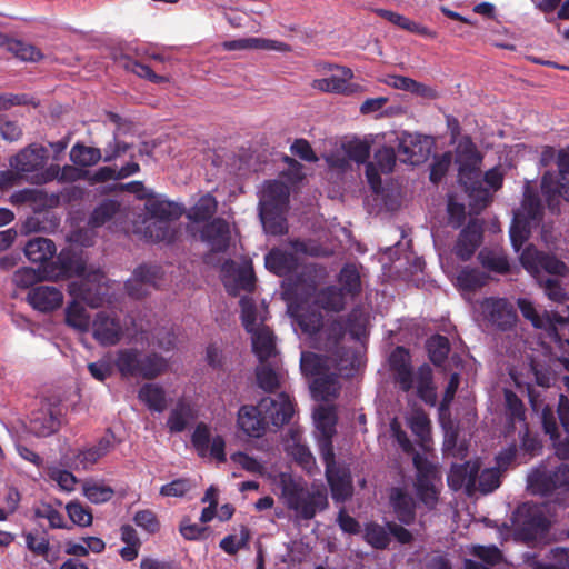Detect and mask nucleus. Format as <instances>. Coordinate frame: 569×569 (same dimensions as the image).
<instances>
[{
  "mask_svg": "<svg viewBox=\"0 0 569 569\" xmlns=\"http://www.w3.org/2000/svg\"><path fill=\"white\" fill-rule=\"evenodd\" d=\"M29 431L36 437H49L60 429L59 409L48 402L32 411Z\"/></svg>",
  "mask_w": 569,
  "mask_h": 569,
  "instance_id": "obj_14",
  "label": "nucleus"
},
{
  "mask_svg": "<svg viewBox=\"0 0 569 569\" xmlns=\"http://www.w3.org/2000/svg\"><path fill=\"white\" fill-rule=\"evenodd\" d=\"M339 289L350 297H356L361 292V278L357 267L353 263L345 264L338 276Z\"/></svg>",
  "mask_w": 569,
  "mask_h": 569,
  "instance_id": "obj_40",
  "label": "nucleus"
},
{
  "mask_svg": "<svg viewBox=\"0 0 569 569\" xmlns=\"http://www.w3.org/2000/svg\"><path fill=\"white\" fill-rule=\"evenodd\" d=\"M114 366L123 378L141 377L152 380L167 369V361L158 353L142 355L136 348L117 351Z\"/></svg>",
  "mask_w": 569,
  "mask_h": 569,
  "instance_id": "obj_3",
  "label": "nucleus"
},
{
  "mask_svg": "<svg viewBox=\"0 0 569 569\" xmlns=\"http://www.w3.org/2000/svg\"><path fill=\"white\" fill-rule=\"evenodd\" d=\"M426 349L430 361L435 366H441L450 352L449 339L441 335L431 336L426 342Z\"/></svg>",
  "mask_w": 569,
  "mask_h": 569,
  "instance_id": "obj_47",
  "label": "nucleus"
},
{
  "mask_svg": "<svg viewBox=\"0 0 569 569\" xmlns=\"http://www.w3.org/2000/svg\"><path fill=\"white\" fill-rule=\"evenodd\" d=\"M70 160L80 167H91L102 160V151L96 147H88L77 142L70 150Z\"/></svg>",
  "mask_w": 569,
  "mask_h": 569,
  "instance_id": "obj_41",
  "label": "nucleus"
},
{
  "mask_svg": "<svg viewBox=\"0 0 569 569\" xmlns=\"http://www.w3.org/2000/svg\"><path fill=\"white\" fill-rule=\"evenodd\" d=\"M390 369L395 373V380L403 392H409L415 385V375L411 366V357L408 349L398 346L389 357Z\"/></svg>",
  "mask_w": 569,
  "mask_h": 569,
  "instance_id": "obj_18",
  "label": "nucleus"
},
{
  "mask_svg": "<svg viewBox=\"0 0 569 569\" xmlns=\"http://www.w3.org/2000/svg\"><path fill=\"white\" fill-rule=\"evenodd\" d=\"M505 401L507 417L511 423L526 420L523 402L512 390H505Z\"/></svg>",
  "mask_w": 569,
  "mask_h": 569,
  "instance_id": "obj_55",
  "label": "nucleus"
},
{
  "mask_svg": "<svg viewBox=\"0 0 569 569\" xmlns=\"http://www.w3.org/2000/svg\"><path fill=\"white\" fill-rule=\"evenodd\" d=\"M458 181L463 186L465 191L470 197L485 200L488 196L487 189L483 188L482 180L480 179L479 167H459Z\"/></svg>",
  "mask_w": 569,
  "mask_h": 569,
  "instance_id": "obj_28",
  "label": "nucleus"
},
{
  "mask_svg": "<svg viewBox=\"0 0 569 569\" xmlns=\"http://www.w3.org/2000/svg\"><path fill=\"white\" fill-rule=\"evenodd\" d=\"M521 262L526 269L538 272L543 270L549 274L565 276L568 272L567 264L552 254L535 251L530 252L529 249L525 250L521 256Z\"/></svg>",
  "mask_w": 569,
  "mask_h": 569,
  "instance_id": "obj_19",
  "label": "nucleus"
},
{
  "mask_svg": "<svg viewBox=\"0 0 569 569\" xmlns=\"http://www.w3.org/2000/svg\"><path fill=\"white\" fill-rule=\"evenodd\" d=\"M325 473L335 501L343 502L352 496V477L347 465L340 462L332 467L328 466Z\"/></svg>",
  "mask_w": 569,
  "mask_h": 569,
  "instance_id": "obj_15",
  "label": "nucleus"
},
{
  "mask_svg": "<svg viewBox=\"0 0 569 569\" xmlns=\"http://www.w3.org/2000/svg\"><path fill=\"white\" fill-rule=\"evenodd\" d=\"M310 389L315 398L328 401L330 398L338 397L340 388L336 375L326 372L322 376L315 377Z\"/></svg>",
  "mask_w": 569,
  "mask_h": 569,
  "instance_id": "obj_35",
  "label": "nucleus"
},
{
  "mask_svg": "<svg viewBox=\"0 0 569 569\" xmlns=\"http://www.w3.org/2000/svg\"><path fill=\"white\" fill-rule=\"evenodd\" d=\"M147 217L167 222L177 221L183 213L182 208L169 200L152 194L144 204Z\"/></svg>",
  "mask_w": 569,
  "mask_h": 569,
  "instance_id": "obj_24",
  "label": "nucleus"
},
{
  "mask_svg": "<svg viewBox=\"0 0 569 569\" xmlns=\"http://www.w3.org/2000/svg\"><path fill=\"white\" fill-rule=\"evenodd\" d=\"M280 487L287 508L300 519L310 520L328 507V495L323 488L309 490L302 480L287 473H281Z\"/></svg>",
  "mask_w": 569,
  "mask_h": 569,
  "instance_id": "obj_2",
  "label": "nucleus"
},
{
  "mask_svg": "<svg viewBox=\"0 0 569 569\" xmlns=\"http://www.w3.org/2000/svg\"><path fill=\"white\" fill-rule=\"evenodd\" d=\"M346 331L353 340L360 341L366 336L367 318L363 311L356 307L343 318Z\"/></svg>",
  "mask_w": 569,
  "mask_h": 569,
  "instance_id": "obj_50",
  "label": "nucleus"
},
{
  "mask_svg": "<svg viewBox=\"0 0 569 569\" xmlns=\"http://www.w3.org/2000/svg\"><path fill=\"white\" fill-rule=\"evenodd\" d=\"M54 253V242L42 237L30 239L24 247L26 257L33 263H44L52 259Z\"/></svg>",
  "mask_w": 569,
  "mask_h": 569,
  "instance_id": "obj_31",
  "label": "nucleus"
},
{
  "mask_svg": "<svg viewBox=\"0 0 569 569\" xmlns=\"http://www.w3.org/2000/svg\"><path fill=\"white\" fill-rule=\"evenodd\" d=\"M559 178L555 177V184L560 196L569 201V154L560 153L559 154Z\"/></svg>",
  "mask_w": 569,
  "mask_h": 569,
  "instance_id": "obj_61",
  "label": "nucleus"
},
{
  "mask_svg": "<svg viewBox=\"0 0 569 569\" xmlns=\"http://www.w3.org/2000/svg\"><path fill=\"white\" fill-rule=\"evenodd\" d=\"M479 468L478 463L470 462L455 466L448 477L449 485L452 487L465 485L468 489L476 487Z\"/></svg>",
  "mask_w": 569,
  "mask_h": 569,
  "instance_id": "obj_36",
  "label": "nucleus"
},
{
  "mask_svg": "<svg viewBox=\"0 0 569 569\" xmlns=\"http://www.w3.org/2000/svg\"><path fill=\"white\" fill-rule=\"evenodd\" d=\"M483 268L500 273L506 274L509 272L510 266L506 256L496 253L493 251L482 250L478 256Z\"/></svg>",
  "mask_w": 569,
  "mask_h": 569,
  "instance_id": "obj_52",
  "label": "nucleus"
},
{
  "mask_svg": "<svg viewBox=\"0 0 569 569\" xmlns=\"http://www.w3.org/2000/svg\"><path fill=\"white\" fill-rule=\"evenodd\" d=\"M257 383L266 392H274L280 388V375L270 365L263 362L256 369Z\"/></svg>",
  "mask_w": 569,
  "mask_h": 569,
  "instance_id": "obj_51",
  "label": "nucleus"
},
{
  "mask_svg": "<svg viewBox=\"0 0 569 569\" xmlns=\"http://www.w3.org/2000/svg\"><path fill=\"white\" fill-rule=\"evenodd\" d=\"M93 339L102 347L116 346L123 337V326L116 315L107 311L96 313L91 322Z\"/></svg>",
  "mask_w": 569,
  "mask_h": 569,
  "instance_id": "obj_8",
  "label": "nucleus"
},
{
  "mask_svg": "<svg viewBox=\"0 0 569 569\" xmlns=\"http://www.w3.org/2000/svg\"><path fill=\"white\" fill-rule=\"evenodd\" d=\"M7 47L10 52L23 61H39L42 58V53L37 47L21 40L10 39L7 41Z\"/></svg>",
  "mask_w": 569,
  "mask_h": 569,
  "instance_id": "obj_54",
  "label": "nucleus"
},
{
  "mask_svg": "<svg viewBox=\"0 0 569 569\" xmlns=\"http://www.w3.org/2000/svg\"><path fill=\"white\" fill-rule=\"evenodd\" d=\"M68 290L73 300L66 308V323L80 332H87L91 327L90 317L81 302L98 308L102 299L86 281H73L69 283Z\"/></svg>",
  "mask_w": 569,
  "mask_h": 569,
  "instance_id": "obj_5",
  "label": "nucleus"
},
{
  "mask_svg": "<svg viewBox=\"0 0 569 569\" xmlns=\"http://www.w3.org/2000/svg\"><path fill=\"white\" fill-rule=\"evenodd\" d=\"M218 201L211 193L201 196L198 201L188 210L187 219L200 223L211 221L217 212Z\"/></svg>",
  "mask_w": 569,
  "mask_h": 569,
  "instance_id": "obj_33",
  "label": "nucleus"
},
{
  "mask_svg": "<svg viewBox=\"0 0 569 569\" xmlns=\"http://www.w3.org/2000/svg\"><path fill=\"white\" fill-rule=\"evenodd\" d=\"M52 279H69L74 276H82L86 271V262L81 256L72 249H62L56 261L44 269Z\"/></svg>",
  "mask_w": 569,
  "mask_h": 569,
  "instance_id": "obj_10",
  "label": "nucleus"
},
{
  "mask_svg": "<svg viewBox=\"0 0 569 569\" xmlns=\"http://www.w3.org/2000/svg\"><path fill=\"white\" fill-rule=\"evenodd\" d=\"M363 539L373 549L385 550L389 547L391 539L388 529L377 522H368L365 526Z\"/></svg>",
  "mask_w": 569,
  "mask_h": 569,
  "instance_id": "obj_48",
  "label": "nucleus"
},
{
  "mask_svg": "<svg viewBox=\"0 0 569 569\" xmlns=\"http://www.w3.org/2000/svg\"><path fill=\"white\" fill-rule=\"evenodd\" d=\"M264 264L270 272L284 277L298 269L299 261L295 253L273 248L266 254Z\"/></svg>",
  "mask_w": 569,
  "mask_h": 569,
  "instance_id": "obj_23",
  "label": "nucleus"
},
{
  "mask_svg": "<svg viewBox=\"0 0 569 569\" xmlns=\"http://www.w3.org/2000/svg\"><path fill=\"white\" fill-rule=\"evenodd\" d=\"M138 398L152 411L162 412L167 408L166 391L157 383H144L139 389Z\"/></svg>",
  "mask_w": 569,
  "mask_h": 569,
  "instance_id": "obj_34",
  "label": "nucleus"
},
{
  "mask_svg": "<svg viewBox=\"0 0 569 569\" xmlns=\"http://www.w3.org/2000/svg\"><path fill=\"white\" fill-rule=\"evenodd\" d=\"M200 239L207 243L214 253L226 252L231 242V230L229 222L223 218H213L200 229Z\"/></svg>",
  "mask_w": 569,
  "mask_h": 569,
  "instance_id": "obj_12",
  "label": "nucleus"
},
{
  "mask_svg": "<svg viewBox=\"0 0 569 569\" xmlns=\"http://www.w3.org/2000/svg\"><path fill=\"white\" fill-rule=\"evenodd\" d=\"M481 307L487 319L502 331L511 329L517 321L516 310L506 299L487 298Z\"/></svg>",
  "mask_w": 569,
  "mask_h": 569,
  "instance_id": "obj_16",
  "label": "nucleus"
},
{
  "mask_svg": "<svg viewBox=\"0 0 569 569\" xmlns=\"http://www.w3.org/2000/svg\"><path fill=\"white\" fill-rule=\"evenodd\" d=\"M489 277L479 269L465 268L457 276L458 287L467 292H475L487 284Z\"/></svg>",
  "mask_w": 569,
  "mask_h": 569,
  "instance_id": "obj_46",
  "label": "nucleus"
},
{
  "mask_svg": "<svg viewBox=\"0 0 569 569\" xmlns=\"http://www.w3.org/2000/svg\"><path fill=\"white\" fill-rule=\"evenodd\" d=\"M191 443L200 458L210 457L218 462H226V441L220 435L211 437L210 428L204 422H199L192 435Z\"/></svg>",
  "mask_w": 569,
  "mask_h": 569,
  "instance_id": "obj_7",
  "label": "nucleus"
},
{
  "mask_svg": "<svg viewBox=\"0 0 569 569\" xmlns=\"http://www.w3.org/2000/svg\"><path fill=\"white\" fill-rule=\"evenodd\" d=\"M114 433L108 429L96 445L78 451V453L74 456L76 466L81 467L82 469L92 467L102 457L110 452V450L114 447Z\"/></svg>",
  "mask_w": 569,
  "mask_h": 569,
  "instance_id": "obj_21",
  "label": "nucleus"
},
{
  "mask_svg": "<svg viewBox=\"0 0 569 569\" xmlns=\"http://www.w3.org/2000/svg\"><path fill=\"white\" fill-rule=\"evenodd\" d=\"M482 241V227L477 220H471L460 231L455 246L456 256L462 261L469 260Z\"/></svg>",
  "mask_w": 569,
  "mask_h": 569,
  "instance_id": "obj_20",
  "label": "nucleus"
},
{
  "mask_svg": "<svg viewBox=\"0 0 569 569\" xmlns=\"http://www.w3.org/2000/svg\"><path fill=\"white\" fill-rule=\"evenodd\" d=\"M481 160L482 158L472 139L469 136L462 137L456 148V162L458 166L479 167Z\"/></svg>",
  "mask_w": 569,
  "mask_h": 569,
  "instance_id": "obj_39",
  "label": "nucleus"
},
{
  "mask_svg": "<svg viewBox=\"0 0 569 569\" xmlns=\"http://www.w3.org/2000/svg\"><path fill=\"white\" fill-rule=\"evenodd\" d=\"M83 493L92 503H103L113 497V489L106 485L100 483H86L83 486Z\"/></svg>",
  "mask_w": 569,
  "mask_h": 569,
  "instance_id": "obj_63",
  "label": "nucleus"
},
{
  "mask_svg": "<svg viewBox=\"0 0 569 569\" xmlns=\"http://www.w3.org/2000/svg\"><path fill=\"white\" fill-rule=\"evenodd\" d=\"M353 78V71L350 68H341V76L315 79L311 88L326 93L350 94L352 90L348 80Z\"/></svg>",
  "mask_w": 569,
  "mask_h": 569,
  "instance_id": "obj_27",
  "label": "nucleus"
},
{
  "mask_svg": "<svg viewBox=\"0 0 569 569\" xmlns=\"http://www.w3.org/2000/svg\"><path fill=\"white\" fill-rule=\"evenodd\" d=\"M346 156L357 163H367L370 157V144L359 139L350 140L342 144Z\"/></svg>",
  "mask_w": 569,
  "mask_h": 569,
  "instance_id": "obj_56",
  "label": "nucleus"
},
{
  "mask_svg": "<svg viewBox=\"0 0 569 569\" xmlns=\"http://www.w3.org/2000/svg\"><path fill=\"white\" fill-rule=\"evenodd\" d=\"M515 216L520 217L527 222L538 227L543 217L542 204L538 193L533 190H530L529 188L526 189L521 202V208L515 212Z\"/></svg>",
  "mask_w": 569,
  "mask_h": 569,
  "instance_id": "obj_30",
  "label": "nucleus"
},
{
  "mask_svg": "<svg viewBox=\"0 0 569 569\" xmlns=\"http://www.w3.org/2000/svg\"><path fill=\"white\" fill-rule=\"evenodd\" d=\"M120 210V203L112 199H106L99 203L89 217V226L99 228L109 222Z\"/></svg>",
  "mask_w": 569,
  "mask_h": 569,
  "instance_id": "obj_45",
  "label": "nucleus"
},
{
  "mask_svg": "<svg viewBox=\"0 0 569 569\" xmlns=\"http://www.w3.org/2000/svg\"><path fill=\"white\" fill-rule=\"evenodd\" d=\"M501 472L499 468H486L478 472V490L481 493H490L495 491L501 483Z\"/></svg>",
  "mask_w": 569,
  "mask_h": 569,
  "instance_id": "obj_60",
  "label": "nucleus"
},
{
  "mask_svg": "<svg viewBox=\"0 0 569 569\" xmlns=\"http://www.w3.org/2000/svg\"><path fill=\"white\" fill-rule=\"evenodd\" d=\"M417 396L427 405L433 406L437 401V392L433 386V372L429 365H421L415 376Z\"/></svg>",
  "mask_w": 569,
  "mask_h": 569,
  "instance_id": "obj_32",
  "label": "nucleus"
},
{
  "mask_svg": "<svg viewBox=\"0 0 569 569\" xmlns=\"http://www.w3.org/2000/svg\"><path fill=\"white\" fill-rule=\"evenodd\" d=\"M313 419L321 437H333L337 423V416L333 407L319 406L313 412Z\"/></svg>",
  "mask_w": 569,
  "mask_h": 569,
  "instance_id": "obj_44",
  "label": "nucleus"
},
{
  "mask_svg": "<svg viewBox=\"0 0 569 569\" xmlns=\"http://www.w3.org/2000/svg\"><path fill=\"white\" fill-rule=\"evenodd\" d=\"M66 511L73 525L79 527H89L92 525L93 516L90 508L84 507L79 501L68 502Z\"/></svg>",
  "mask_w": 569,
  "mask_h": 569,
  "instance_id": "obj_57",
  "label": "nucleus"
},
{
  "mask_svg": "<svg viewBox=\"0 0 569 569\" xmlns=\"http://www.w3.org/2000/svg\"><path fill=\"white\" fill-rule=\"evenodd\" d=\"M550 525L542 507L536 503H523L517 510L516 533L526 542L543 539Z\"/></svg>",
  "mask_w": 569,
  "mask_h": 569,
  "instance_id": "obj_6",
  "label": "nucleus"
},
{
  "mask_svg": "<svg viewBox=\"0 0 569 569\" xmlns=\"http://www.w3.org/2000/svg\"><path fill=\"white\" fill-rule=\"evenodd\" d=\"M300 369L306 377H318L329 371L328 357L311 351L301 352Z\"/></svg>",
  "mask_w": 569,
  "mask_h": 569,
  "instance_id": "obj_38",
  "label": "nucleus"
},
{
  "mask_svg": "<svg viewBox=\"0 0 569 569\" xmlns=\"http://www.w3.org/2000/svg\"><path fill=\"white\" fill-rule=\"evenodd\" d=\"M47 159V148L41 144L32 143L11 157L9 164L20 174H37L43 169Z\"/></svg>",
  "mask_w": 569,
  "mask_h": 569,
  "instance_id": "obj_11",
  "label": "nucleus"
},
{
  "mask_svg": "<svg viewBox=\"0 0 569 569\" xmlns=\"http://www.w3.org/2000/svg\"><path fill=\"white\" fill-rule=\"evenodd\" d=\"M252 333V350L260 363L267 362L276 355L273 332L268 327L256 329Z\"/></svg>",
  "mask_w": 569,
  "mask_h": 569,
  "instance_id": "obj_29",
  "label": "nucleus"
},
{
  "mask_svg": "<svg viewBox=\"0 0 569 569\" xmlns=\"http://www.w3.org/2000/svg\"><path fill=\"white\" fill-rule=\"evenodd\" d=\"M397 153L401 161L417 163L430 150L429 137L419 133L401 132L397 137Z\"/></svg>",
  "mask_w": 569,
  "mask_h": 569,
  "instance_id": "obj_13",
  "label": "nucleus"
},
{
  "mask_svg": "<svg viewBox=\"0 0 569 569\" xmlns=\"http://www.w3.org/2000/svg\"><path fill=\"white\" fill-rule=\"evenodd\" d=\"M345 296L342 289L336 286H328L318 292L316 302L326 311L340 312L346 306Z\"/></svg>",
  "mask_w": 569,
  "mask_h": 569,
  "instance_id": "obj_37",
  "label": "nucleus"
},
{
  "mask_svg": "<svg viewBox=\"0 0 569 569\" xmlns=\"http://www.w3.org/2000/svg\"><path fill=\"white\" fill-rule=\"evenodd\" d=\"M192 418L193 411L191 406L184 400H179L168 417L167 426L172 433L182 432L187 428L188 421Z\"/></svg>",
  "mask_w": 569,
  "mask_h": 569,
  "instance_id": "obj_43",
  "label": "nucleus"
},
{
  "mask_svg": "<svg viewBox=\"0 0 569 569\" xmlns=\"http://www.w3.org/2000/svg\"><path fill=\"white\" fill-rule=\"evenodd\" d=\"M229 49H262V50H276L280 52L290 51V46L274 40L263 38H248L240 39L229 42Z\"/></svg>",
  "mask_w": 569,
  "mask_h": 569,
  "instance_id": "obj_42",
  "label": "nucleus"
},
{
  "mask_svg": "<svg viewBox=\"0 0 569 569\" xmlns=\"http://www.w3.org/2000/svg\"><path fill=\"white\" fill-rule=\"evenodd\" d=\"M471 555L482 560L488 566H497L502 561L501 550L495 546L476 545L471 548Z\"/></svg>",
  "mask_w": 569,
  "mask_h": 569,
  "instance_id": "obj_62",
  "label": "nucleus"
},
{
  "mask_svg": "<svg viewBox=\"0 0 569 569\" xmlns=\"http://www.w3.org/2000/svg\"><path fill=\"white\" fill-rule=\"evenodd\" d=\"M555 174L545 172L541 178V191L546 198L547 206L551 212L559 211V197L560 192L556 191Z\"/></svg>",
  "mask_w": 569,
  "mask_h": 569,
  "instance_id": "obj_58",
  "label": "nucleus"
},
{
  "mask_svg": "<svg viewBox=\"0 0 569 569\" xmlns=\"http://www.w3.org/2000/svg\"><path fill=\"white\" fill-rule=\"evenodd\" d=\"M178 230L171 222L146 218L143 221L142 237L150 242L172 243L176 241Z\"/></svg>",
  "mask_w": 569,
  "mask_h": 569,
  "instance_id": "obj_25",
  "label": "nucleus"
},
{
  "mask_svg": "<svg viewBox=\"0 0 569 569\" xmlns=\"http://www.w3.org/2000/svg\"><path fill=\"white\" fill-rule=\"evenodd\" d=\"M423 569H455L449 555L441 550L427 553L423 558Z\"/></svg>",
  "mask_w": 569,
  "mask_h": 569,
  "instance_id": "obj_64",
  "label": "nucleus"
},
{
  "mask_svg": "<svg viewBox=\"0 0 569 569\" xmlns=\"http://www.w3.org/2000/svg\"><path fill=\"white\" fill-rule=\"evenodd\" d=\"M389 506L396 519L405 526H411L417 518V502L405 488L392 487L389 491Z\"/></svg>",
  "mask_w": 569,
  "mask_h": 569,
  "instance_id": "obj_17",
  "label": "nucleus"
},
{
  "mask_svg": "<svg viewBox=\"0 0 569 569\" xmlns=\"http://www.w3.org/2000/svg\"><path fill=\"white\" fill-rule=\"evenodd\" d=\"M293 403L286 392L262 398L257 406L243 405L237 417L238 428L248 437L260 438L269 426L280 428L291 420Z\"/></svg>",
  "mask_w": 569,
  "mask_h": 569,
  "instance_id": "obj_1",
  "label": "nucleus"
},
{
  "mask_svg": "<svg viewBox=\"0 0 569 569\" xmlns=\"http://www.w3.org/2000/svg\"><path fill=\"white\" fill-rule=\"evenodd\" d=\"M28 302L41 312H50L58 309L63 301L62 292L51 286H36L30 289Z\"/></svg>",
  "mask_w": 569,
  "mask_h": 569,
  "instance_id": "obj_22",
  "label": "nucleus"
},
{
  "mask_svg": "<svg viewBox=\"0 0 569 569\" xmlns=\"http://www.w3.org/2000/svg\"><path fill=\"white\" fill-rule=\"evenodd\" d=\"M289 202L288 187L278 180L269 181L260 199V218L271 220L283 213Z\"/></svg>",
  "mask_w": 569,
  "mask_h": 569,
  "instance_id": "obj_9",
  "label": "nucleus"
},
{
  "mask_svg": "<svg viewBox=\"0 0 569 569\" xmlns=\"http://www.w3.org/2000/svg\"><path fill=\"white\" fill-rule=\"evenodd\" d=\"M416 469L415 491L427 510H435L441 489V475L438 467L425 456L416 452L412 457Z\"/></svg>",
  "mask_w": 569,
  "mask_h": 569,
  "instance_id": "obj_4",
  "label": "nucleus"
},
{
  "mask_svg": "<svg viewBox=\"0 0 569 569\" xmlns=\"http://www.w3.org/2000/svg\"><path fill=\"white\" fill-rule=\"evenodd\" d=\"M537 226L527 222L525 219L513 214L512 223L510 226V241L513 249L518 252L527 242L531 234V229Z\"/></svg>",
  "mask_w": 569,
  "mask_h": 569,
  "instance_id": "obj_49",
  "label": "nucleus"
},
{
  "mask_svg": "<svg viewBox=\"0 0 569 569\" xmlns=\"http://www.w3.org/2000/svg\"><path fill=\"white\" fill-rule=\"evenodd\" d=\"M537 489L542 495H550L557 489L569 491V463H562L553 471L547 475H540L536 478Z\"/></svg>",
  "mask_w": 569,
  "mask_h": 569,
  "instance_id": "obj_26",
  "label": "nucleus"
},
{
  "mask_svg": "<svg viewBox=\"0 0 569 569\" xmlns=\"http://www.w3.org/2000/svg\"><path fill=\"white\" fill-rule=\"evenodd\" d=\"M297 322L305 333L316 335L323 326V317L318 310H303L298 313Z\"/></svg>",
  "mask_w": 569,
  "mask_h": 569,
  "instance_id": "obj_53",
  "label": "nucleus"
},
{
  "mask_svg": "<svg viewBox=\"0 0 569 569\" xmlns=\"http://www.w3.org/2000/svg\"><path fill=\"white\" fill-rule=\"evenodd\" d=\"M250 540V530L246 526L240 528V538L234 535L226 536L219 543V547L228 555L234 556L240 549L246 548Z\"/></svg>",
  "mask_w": 569,
  "mask_h": 569,
  "instance_id": "obj_59",
  "label": "nucleus"
}]
</instances>
